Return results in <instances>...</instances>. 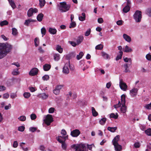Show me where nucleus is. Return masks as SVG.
<instances>
[{"instance_id":"obj_28","label":"nucleus","mask_w":151,"mask_h":151,"mask_svg":"<svg viewBox=\"0 0 151 151\" xmlns=\"http://www.w3.org/2000/svg\"><path fill=\"white\" fill-rule=\"evenodd\" d=\"M119 54L117 56L116 58V60L117 61L122 58V56L123 54V52L122 51H119Z\"/></svg>"},{"instance_id":"obj_42","label":"nucleus","mask_w":151,"mask_h":151,"mask_svg":"<svg viewBox=\"0 0 151 151\" xmlns=\"http://www.w3.org/2000/svg\"><path fill=\"white\" fill-rule=\"evenodd\" d=\"M20 121H24L26 119V117L25 116H22L18 118Z\"/></svg>"},{"instance_id":"obj_15","label":"nucleus","mask_w":151,"mask_h":151,"mask_svg":"<svg viewBox=\"0 0 151 151\" xmlns=\"http://www.w3.org/2000/svg\"><path fill=\"white\" fill-rule=\"evenodd\" d=\"M123 37L128 42H130L131 40V37L125 34H123Z\"/></svg>"},{"instance_id":"obj_6","label":"nucleus","mask_w":151,"mask_h":151,"mask_svg":"<svg viewBox=\"0 0 151 151\" xmlns=\"http://www.w3.org/2000/svg\"><path fill=\"white\" fill-rule=\"evenodd\" d=\"M85 147L84 144H80L77 145H73V147L74 148L76 151H85L84 150Z\"/></svg>"},{"instance_id":"obj_5","label":"nucleus","mask_w":151,"mask_h":151,"mask_svg":"<svg viewBox=\"0 0 151 151\" xmlns=\"http://www.w3.org/2000/svg\"><path fill=\"white\" fill-rule=\"evenodd\" d=\"M57 7L58 10L61 12L66 11V2H60L57 4Z\"/></svg>"},{"instance_id":"obj_56","label":"nucleus","mask_w":151,"mask_h":151,"mask_svg":"<svg viewBox=\"0 0 151 151\" xmlns=\"http://www.w3.org/2000/svg\"><path fill=\"white\" fill-rule=\"evenodd\" d=\"M145 107L147 109H151V102L150 104L146 105Z\"/></svg>"},{"instance_id":"obj_39","label":"nucleus","mask_w":151,"mask_h":151,"mask_svg":"<svg viewBox=\"0 0 151 151\" xmlns=\"http://www.w3.org/2000/svg\"><path fill=\"white\" fill-rule=\"evenodd\" d=\"M103 47V45L101 44L95 47V49L96 50H101Z\"/></svg>"},{"instance_id":"obj_10","label":"nucleus","mask_w":151,"mask_h":151,"mask_svg":"<svg viewBox=\"0 0 151 151\" xmlns=\"http://www.w3.org/2000/svg\"><path fill=\"white\" fill-rule=\"evenodd\" d=\"M38 72V69L36 68H34L29 71V75L31 76H34L37 75Z\"/></svg>"},{"instance_id":"obj_53","label":"nucleus","mask_w":151,"mask_h":151,"mask_svg":"<svg viewBox=\"0 0 151 151\" xmlns=\"http://www.w3.org/2000/svg\"><path fill=\"white\" fill-rule=\"evenodd\" d=\"M25 127L23 126H21L18 127V129L21 132H23L24 129Z\"/></svg>"},{"instance_id":"obj_26","label":"nucleus","mask_w":151,"mask_h":151,"mask_svg":"<svg viewBox=\"0 0 151 151\" xmlns=\"http://www.w3.org/2000/svg\"><path fill=\"white\" fill-rule=\"evenodd\" d=\"M85 14L84 13H83L82 14V16H79V19L81 21H83L85 20L86 16Z\"/></svg>"},{"instance_id":"obj_44","label":"nucleus","mask_w":151,"mask_h":151,"mask_svg":"<svg viewBox=\"0 0 151 151\" xmlns=\"http://www.w3.org/2000/svg\"><path fill=\"white\" fill-rule=\"evenodd\" d=\"M145 133L147 135L151 136V129L149 128L146 130Z\"/></svg>"},{"instance_id":"obj_19","label":"nucleus","mask_w":151,"mask_h":151,"mask_svg":"<svg viewBox=\"0 0 151 151\" xmlns=\"http://www.w3.org/2000/svg\"><path fill=\"white\" fill-rule=\"evenodd\" d=\"M132 50L127 45L125 46V48L124 50V51L126 52H132Z\"/></svg>"},{"instance_id":"obj_27","label":"nucleus","mask_w":151,"mask_h":151,"mask_svg":"<svg viewBox=\"0 0 151 151\" xmlns=\"http://www.w3.org/2000/svg\"><path fill=\"white\" fill-rule=\"evenodd\" d=\"M83 39V37L81 36H79L77 40V44L79 45L82 42Z\"/></svg>"},{"instance_id":"obj_33","label":"nucleus","mask_w":151,"mask_h":151,"mask_svg":"<svg viewBox=\"0 0 151 151\" xmlns=\"http://www.w3.org/2000/svg\"><path fill=\"white\" fill-rule=\"evenodd\" d=\"M36 21L34 20L31 19H28L26 20L24 23V24L28 26L29 23L31 22H34Z\"/></svg>"},{"instance_id":"obj_13","label":"nucleus","mask_w":151,"mask_h":151,"mask_svg":"<svg viewBox=\"0 0 151 151\" xmlns=\"http://www.w3.org/2000/svg\"><path fill=\"white\" fill-rule=\"evenodd\" d=\"M138 90L137 88H133L130 91V94L131 95L132 97H134L136 96L137 94Z\"/></svg>"},{"instance_id":"obj_14","label":"nucleus","mask_w":151,"mask_h":151,"mask_svg":"<svg viewBox=\"0 0 151 151\" xmlns=\"http://www.w3.org/2000/svg\"><path fill=\"white\" fill-rule=\"evenodd\" d=\"M120 136L119 135H117L114 137L112 141V144L115 145L119 144L118 141L119 140Z\"/></svg>"},{"instance_id":"obj_47","label":"nucleus","mask_w":151,"mask_h":151,"mask_svg":"<svg viewBox=\"0 0 151 151\" xmlns=\"http://www.w3.org/2000/svg\"><path fill=\"white\" fill-rule=\"evenodd\" d=\"M147 14L150 17H151V8H150L147 9Z\"/></svg>"},{"instance_id":"obj_35","label":"nucleus","mask_w":151,"mask_h":151,"mask_svg":"<svg viewBox=\"0 0 151 151\" xmlns=\"http://www.w3.org/2000/svg\"><path fill=\"white\" fill-rule=\"evenodd\" d=\"M110 117L113 118L114 119H117L118 117V115L117 113L115 114L114 113H112L110 115Z\"/></svg>"},{"instance_id":"obj_60","label":"nucleus","mask_w":151,"mask_h":151,"mask_svg":"<svg viewBox=\"0 0 151 151\" xmlns=\"http://www.w3.org/2000/svg\"><path fill=\"white\" fill-rule=\"evenodd\" d=\"M123 21L122 20H119L117 21L116 24L118 25H121L123 24Z\"/></svg>"},{"instance_id":"obj_58","label":"nucleus","mask_w":151,"mask_h":151,"mask_svg":"<svg viewBox=\"0 0 151 151\" xmlns=\"http://www.w3.org/2000/svg\"><path fill=\"white\" fill-rule=\"evenodd\" d=\"M68 42L72 46L74 47H75L77 45V44L74 42L69 41Z\"/></svg>"},{"instance_id":"obj_55","label":"nucleus","mask_w":151,"mask_h":151,"mask_svg":"<svg viewBox=\"0 0 151 151\" xmlns=\"http://www.w3.org/2000/svg\"><path fill=\"white\" fill-rule=\"evenodd\" d=\"M122 104L120 103V101H119L118 103L114 105V106L115 108L116 109L121 106Z\"/></svg>"},{"instance_id":"obj_46","label":"nucleus","mask_w":151,"mask_h":151,"mask_svg":"<svg viewBox=\"0 0 151 151\" xmlns=\"http://www.w3.org/2000/svg\"><path fill=\"white\" fill-rule=\"evenodd\" d=\"M76 26V24L74 22H71L70 24V26L69 27L70 28H73L75 27Z\"/></svg>"},{"instance_id":"obj_54","label":"nucleus","mask_w":151,"mask_h":151,"mask_svg":"<svg viewBox=\"0 0 151 151\" xmlns=\"http://www.w3.org/2000/svg\"><path fill=\"white\" fill-rule=\"evenodd\" d=\"M9 96V95L8 93H6L4 94L3 95V98L4 99H7Z\"/></svg>"},{"instance_id":"obj_48","label":"nucleus","mask_w":151,"mask_h":151,"mask_svg":"<svg viewBox=\"0 0 151 151\" xmlns=\"http://www.w3.org/2000/svg\"><path fill=\"white\" fill-rule=\"evenodd\" d=\"M42 79L44 81H47L49 79V76L48 75H45L42 77Z\"/></svg>"},{"instance_id":"obj_21","label":"nucleus","mask_w":151,"mask_h":151,"mask_svg":"<svg viewBox=\"0 0 151 151\" xmlns=\"http://www.w3.org/2000/svg\"><path fill=\"white\" fill-rule=\"evenodd\" d=\"M44 15L42 13L39 14L37 17V20L39 22H41L43 17Z\"/></svg>"},{"instance_id":"obj_37","label":"nucleus","mask_w":151,"mask_h":151,"mask_svg":"<svg viewBox=\"0 0 151 151\" xmlns=\"http://www.w3.org/2000/svg\"><path fill=\"white\" fill-rule=\"evenodd\" d=\"M106 120V118H104L99 120V122L101 124L103 125L104 124Z\"/></svg>"},{"instance_id":"obj_29","label":"nucleus","mask_w":151,"mask_h":151,"mask_svg":"<svg viewBox=\"0 0 151 151\" xmlns=\"http://www.w3.org/2000/svg\"><path fill=\"white\" fill-rule=\"evenodd\" d=\"M39 5L40 8H42L44 6L46 3L45 0H39Z\"/></svg>"},{"instance_id":"obj_20","label":"nucleus","mask_w":151,"mask_h":151,"mask_svg":"<svg viewBox=\"0 0 151 151\" xmlns=\"http://www.w3.org/2000/svg\"><path fill=\"white\" fill-rule=\"evenodd\" d=\"M51 65H50L46 64L43 65V68L44 71H47L50 68Z\"/></svg>"},{"instance_id":"obj_4","label":"nucleus","mask_w":151,"mask_h":151,"mask_svg":"<svg viewBox=\"0 0 151 151\" xmlns=\"http://www.w3.org/2000/svg\"><path fill=\"white\" fill-rule=\"evenodd\" d=\"M133 17L136 22H140L142 18V12L139 10L136 11L133 15Z\"/></svg>"},{"instance_id":"obj_43","label":"nucleus","mask_w":151,"mask_h":151,"mask_svg":"<svg viewBox=\"0 0 151 151\" xmlns=\"http://www.w3.org/2000/svg\"><path fill=\"white\" fill-rule=\"evenodd\" d=\"M8 24V22L6 20H4L1 22L0 25L1 26H3L5 25H6Z\"/></svg>"},{"instance_id":"obj_30","label":"nucleus","mask_w":151,"mask_h":151,"mask_svg":"<svg viewBox=\"0 0 151 151\" xmlns=\"http://www.w3.org/2000/svg\"><path fill=\"white\" fill-rule=\"evenodd\" d=\"M39 97L42 99H46L48 98V95L45 93H44L40 95Z\"/></svg>"},{"instance_id":"obj_24","label":"nucleus","mask_w":151,"mask_h":151,"mask_svg":"<svg viewBox=\"0 0 151 151\" xmlns=\"http://www.w3.org/2000/svg\"><path fill=\"white\" fill-rule=\"evenodd\" d=\"M92 112L93 116H97L98 114V112L96 111L95 108L93 107H91Z\"/></svg>"},{"instance_id":"obj_63","label":"nucleus","mask_w":151,"mask_h":151,"mask_svg":"<svg viewBox=\"0 0 151 151\" xmlns=\"http://www.w3.org/2000/svg\"><path fill=\"white\" fill-rule=\"evenodd\" d=\"M55 109L53 108H50L49 109V112L50 113H53Z\"/></svg>"},{"instance_id":"obj_62","label":"nucleus","mask_w":151,"mask_h":151,"mask_svg":"<svg viewBox=\"0 0 151 151\" xmlns=\"http://www.w3.org/2000/svg\"><path fill=\"white\" fill-rule=\"evenodd\" d=\"M6 89V88L3 86H0V91H3Z\"/></svg>"},{"instance_id":"obj_31","label":"nucleus","mask_w":151,"mask_h":151,"mask_svg":"<svg viewBox=\"0 0 151 151\" xmlns=\"http://www.w3.org/2000/svg\"><path fill=\"white\" fill-rule=\"evenodd\" d=\"M19 68H17L16 69H14L12 73L13 75H17L19 74V72L18 71Z\"/></svg>"},{"instance_id":"obj_45","label":"nucleus","mask_w":151,"mask_h":151,"mask_svg":"<svg viewBox=\"0 0 151 151\" xmlns=\"http://www.w3.org/2000/svg\"><path fill=\"white\" fill-rule=\"evenodd\" d=\"M23 96L25 98H28L30 96V93L28 92H25L23 94Z\"/></svg>"},{"instance_id":"obj_64","label":"nucleus","mask_w":151,"mask_h":151,"mask_svg":"<svg viewBox=\"0 0 151 151\" xmlns=\"http://www.w3.org/2000/svg\"><path fill=\"white\" fill-rule=\"evenodd\" d=\"M11 104H9L8 105L6 106H5V107H4V109L5 110H7L9 109L10 108H11Z\"/></svg>"},{"instance_id":"obj_9","label":"nucleus","mask_w":151,"mask_h":151,"mask_svg":"<svg viewBox=\"0 0 151 151\" xmlns=\"http://www.w3.org/2000/svg\"><path fill=\"white\" fill-rule=\"evenodd\" d=\"M119 86L120 88L124 91H126L127 87L126 84L123 82L122 79L120 80Z\"/></svg>"},{"instance_id":"obj_2","label":"nucleus","mask_w":151,"mask_h":151,"mask_svg":"<svg viewBox=\"0 0 151 151\" xmlns=\"http://www.w3.org/2000/svg\"><path fill=\"white\" fill-rule=\"evenodd\" d=\"M61 134L62 136H58L56 137L58 141L62 144V148L66 150V145L65 143L66 132L64 129H62L61 131Z\"/></svg>"},{"instance_id":"obj_23","label":"nucleus","mask_w":151,"mask_h":151,"mask_svg":"<svg viewBox=\"0 0 151 151\" xmlns=\"http://www.w3.org/2000/svg\"><path fill=\"white\" fill-rule=\"evenodd\" d=\"M12 34L14 36L17 35L18 34V32L17 29L15 28H13L12 29Z\"/></svg>"},{"instance_id":"obj_11","label":"nucleus","mask_w":151,"mask_h":151,"mask_svg":"<svg viewBox=\"0 0 151 151\" xmlns=\"http://www.w3.org/2000/svg\"><path fill=\"white\" fill-rule=\"evenodd\" d=\"M81 133L80 132L78 129L73 130L71 132V135L73 137H76Z\"/></svg>"},{"instance_id":"obj_16","label":"nucleus","mask_w":151,"mask_h":151,"mask_svg":"<svg viewBox=\"0 0 151 151\" xmlns=\"http://www.w3.org/2000/svg\"><path fill=\"white\" fill-rule=\"evenodd\" d=\"M101 56L105 59H110L109 55L105 52H103L101 53Z\"/></svg>"},{"instance_id":"obj_12","label":"nucleus","mask_w":151,"mask_h":151,"mask_svg":"<svg viewBox=\"0 0 151 151\" xmlns=\"http://www.w3.org/2000/svg\"><path fill=\"white\" fill-rule=\"evenodd\" d=\"M62 87L63 86L62 85L57 86L53 90V93L56 95H58L60 93V91Z\"/></svg>"},{"instance_id":"obj_32","label":"nucleus","mask_w":151,"mask_h":151,"mask_svg":"<svg viewBox=\"0 0 151 151\" xmlns=\"http://www.w3.org/2000/svg\"><path fill=\"white\" fill-rule=\"evenodd\" d=\"M49 31L51 34L53 35L55 34L57 32V30L55 29L51 28H49Z\"/></svg>"},{"instance_id":"obj_8","label":"nucleus","mask_w":151,"mask_h":151,"mask_svg":"<svg viewBox=\"0 0 151 151\" xmlns=\"http://www.w3.org/2000/svg\"><path fill=\"white\" fill-rule=\"evenodd\" d=\"M37 12L38 10L37 9L31 8L28 11L27 15L28 17H31L32 16L34 13H36Z\"/></svg>"},{"instance_id":"obj_59","label":"nucleus","mask_w":151,"mask_h":151,"mask_svg":"<svg viewBox=\"0 0 151 151\" xmlns=\"http://www.w3.org/2000/svg\"><path fill=\"white\" fill-rule=\"evenodd\" d=\"M17 96L15 93H11L10 94V97L12 99H14L17 97Z\"/></svg>"},{"instance_id":"obj_17","label":"nucleus","mask_w":151,"mask_h":151,"mask_svg":"<svg viewBox=\"0 0 151 151\" xmlns=\"http://www.w3.org/2000/svg\"><path fill=\"white\" fill-rule=\"evenodd\" d=\"M116 151H120L122 150V146L119 144L113 145Z\"/></svg>"},{"instance_id":"obj_34","label":"nucleus","mask_w":151,"mask_h":151,"mask_svg":"<svg viewBox=\"0 0 151 151\" xmlns=\"http://www.w3.org/2000/svg\"><path fill=\"white\" fill-rule=\"evenodd\" d=\"M54 59L55 61H58L60 59V55L59 54H54Z\"/></svg>"},{"instance_id":"obj_7","label":"nucleus","mask_w":151,"mask_h":151,"mask_svg":"<svg viewBox=\"0 0 151 151\" xmlns=\"http://www.w3.org/2000/svg\"><path fill=\"white\" fill-rule=\"evenodd\" d=\"M53 119L52 116L50 114H48L46 116L45 119L44 120L47 125L49 126L50 125L51 123L53 121Z\"/></svg>"},{"instance_id":"obj_38","label":"nucleus","mask_w":151,"mask_h":151,"mask_svg":"<svg viewBox=\"0 0 151 151\" xmlns=\"http://www.w3.org/2000/svg\"><path fill=\"white\" fill-rule=\"evenodd\" d=\"M56 50L60 53H61L63 51V48L61 46L59 45H58L56 48Z\"/></svg>"},{"instance_id":"obj_49","label":"nucleus","mask_w":151,"mask_h":151,"mask_svg":"<svg viewBox=\"0 0 151 151\" xmlns=\"http://www.w3.org/2000/svg\"><path fill=\"white\" fill-rule=\"evenodd\" d=\"M134 147L136 148H138L140 147V143L138 142H136L134 144Z\"/></svg>"},{"instance_id":"obj_57","label":"nucleus","mask_w":151,"mask_h":151,"mask_svg":"<svg viewBox=\"0 0 151 151\" xmlns=\"http://www.w3.org/2000/svg\"><path fill=\"white\" fill-rule=\"evenodd\" d=\"M146 58L148 60H151V55L150 54H147L146 56Z\"/></svg>"},{"instance_id":"obj_1","label":"nucleus","mask_w":151,"mask_h":151,"mask_svg":"<svg viewBox=\"0 0 151 151\" xmlns=\"http://www.w3.org/2000/svg\"><path fill=\"white\" fill-rule=\"evenodd\" d=\"M12 46L7 43H0V59L5 57L12 50Z\"/></svg>"},{"instance_id":"obj_3","label":"nucleus","mask_w":151,"mask_h":151,"mask_svg":"<svg viewBox=\"0 0 151 151\" xmlns=\"http://www.w3.org/2000/svg\"><path fill=\"white\" fill-rule=\"evenodd\" d=\"M122 106L121 108V111L123 113H125L127 111V107L125 106V96L122 95L121 96Z\"/></svg>"},{"instance_id":"obj_61","label":"nucleus","mask_w":151,"mask_h":151,"mask_svg":"<svg viewBox=\"0 0 151 151\" xmlns=\"http://www.w3.org/2000/svg\"><path fill=\"white\" fill-rule=\"evenodd\" d=\"M37 129V128L34 127H31L29 128V130L32 132H34Z\"/></svg>"},{"instance_id":"obj_18","label":"nucleus","mask_w":151,"mask_h":151,"mask_svg":"<svg viewBox=\"0 0 151 151\" xmlns=\"http://www.w3.org/2000/svg\"><path fill=\"white\" fill-rule=\"evenodd\" d=\"M124 67L125 69V70L124 72L125 73H130V70L129 69V66L127 63H126L124 65Z\"/></svg>"},{"instance_id":"obj_22","label":"nucleus","mask_w":151,"mask_h":151,"mask_svg":"<svg viewBox=\"0 0 151 151\" xmlns=\"http://www.w3.org/2000/svg\"><path fill=\"white\" fill-rule=\"evenodd\" d=\"M117 127H107V129L112 132H114L117 129Z\"/></svg>"},{"instance_id":"obj_40","label":"nucleus","mask_w":151,"mask_h":151,"mask_svg":"<svg viewBox=\"0 0 151 151\" xmlns=\"http://www.w3.org/2000/svg\"><path fill=\"white\" fill-rule=\"evenodd\" d=\"M124 61L125 62H129L130 64V65L132 63V60L131 58H128L127 57L124 58Z\"/></svg>"},{"instance_id":"obj_52","label":"nucleus","mask_w":151,"mask_h":151,"mask_svg":"<svg viewBox=\"0 0 151 151\" xmlns=\"http://www.w3.org/2000/svg\"><path fill=\"white\" fill-rule=\"evenodd\" d=\"M36 115L34 114H32L30 115V118L32 120H35L36 118Z\"/></svg>"},{"instance_id":"obj_41","label":"nucleus","mask_w":151,"mask_h":151,"mask_svg":"<svg viewBox=\"0 0 151 151\" xmlns=\"http://www.w3.org/2000/svg\"><path fill=\"white\" fill-rule=\"evenodd\" d=\"M9 2L10 5L13 9H14L16 7V5H15V4L14 2L12 0L9 1Z\"/></svg>"},{"instance_id":"obj_25","label":"nucleus","mask_w":151,"mask_h":151,"mask_svg":"<svg viewBox=\"0 0 151 151\" xmlns=\"http://www.w3.org/2000/svg\"><path fill=\"white\" fill-rule=\"evenodd\" d=\"M130 9V7L128 5H126L123 9V11L126 13L128 12Z\"/></svg>"},{"instance_id":"obj_36","label":"nucleus","mask_w":151,"mask_h":151,"mask_svg":"<svg viewBox=\"0 0 151 151\" xmlns=\"http://www.w3.org/2000/svg\"><path fill=\"white\" fill-rule=\"evenodd\" d=\"M35 44V46L37 47L38 46L39 44V39L38 38L36 37L34 40Z\"/></svg>"},{"instance_id":"obj_50","label":"nucleus","mask_w":151,"mask_h":151,"mask_svg":"<svg viewBox=\"0 0 151 151\" xmlns=\"http://www.w3.org/2000/svg\"><path fill=\"white\" fill-rule=\"evenodd\" d=\"M46 30L45 29L44 27H42L41 29V32L42 34L43 35L42 37H43V35H45V34Z\"/></svg>"},{"instance_id":"obj_51","label":"nucleus","mask_w":151,"mask_h":151,"mask_svg":"<svg viewBox=\"0 0 151 151\" xmlns=\"http://www.w3.org/2000/svg\"><path fill=\"white\" fill-rule=\"evenodd\" d=\"M91 29L89 28L87 30L85 33V35L86 36H88L90 34Z\"/></svg>"}]
</instances>
